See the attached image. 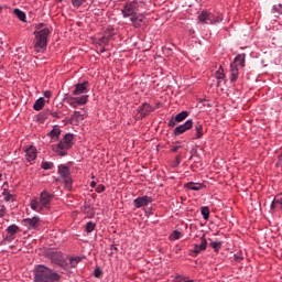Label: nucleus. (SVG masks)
I'll return each mask as SVG.
<instances>
[{
	"instance_id": "nucleus-1",
	"label": "nucleus",
	"mask_w": 282,
	"mask_h": 282,
	"mask_svg": "<svg viewBox=\"0 0 282 282\" xmlns=\"http://www.w3.org/2000/svg\"><path fill=\"white\" fill-rule=\"evenodd\" d=\"M61 274L54 271V269H50V267H45L43 264L36 265L34 270V280L33 282H59Z\"/></svg>"
},
{
	"instance_id": "nucleus-2",
	"label": "nucleus",
	"mask_w": 282,
	"mask_h": 282,
	"mask_svg": "<svg viewBox=\"0 0 282 282\" xmlns=\"http://www.w3.org/2000/svg\"><path fill=\"white\" fill-rule=\"evenodd\" d=\"M52 199L54 195L50 194L46 189L42 191L39 197H33L30 202L31 210L35 213H43V210H48L52 206Z\"/></svg>"
},
{
	"instance_id": "nucleus-3",
	"label": "nucleus",
	"mask_w": 282,
	"mask_h": 282,
	"mask_svg": "<svg viewBox=\"0 0 282 282\" xmlns=\"http://www.w3.org/2000/svg\"><path fill=\"white\" fill-rule=\"evenodd\" d=\"M43 24L37 25V31H34V50L37 53H43L47 47V39L50 36V29L43 28Z\"/></svg>"
},
{
	"instance_id": "nucleus-4",
	"label": "nucleus",
	"mask_w": 282,
	"mask_h": 282,
	"mask_svg": "<svg viewBox=\"0 0 282 282\" xmlns=\"http://www.w3.org/2000/svg\"><path fill=\"white\" fill-rule=\"evenodd\" d=\"M74 144V134L66 133L64 138L57 143L52 145V150L56 155H61V158H65L67 155V151L73 147Z\"/></svg>"
},
{
	"instance_id": "nucleus-5",
	"label": "nucleus",
	"mask_w": 282,
	"mask_h": 282,
	"mask_svg": "<svg viewBox=\"0 0 282 282\" xmlns=\"http://www.w3.org/2000/svg\"><path fill=\"white\" fill-rule=\"evenodd\" d=\"M138 1L133 0L131 2L126 3V6L121 9V14H123L124 19H132V17L137 15L138 13Z\"/></svg>"
},
{
	"instance_id": "nucleus-6",
	"label": "nucleus",
	"mask_w": 282,
	"mask_h": 282,
	"mask_svg": "<svg viewBox=\"0 0 282 282\" xmlns=\"http://www.w3.org/2000/svg\"><path fill=\"white\" fill-rule=\"evenodd\" d=\"M198 21H200V23H206L207 25H213V23H221V21H224V17L218 15L217 18H213V14L203 11L198 15Z\"/></svg>"
},
{
	"instance_id": "nucleus-7",
	"label": "nucleus",
	"mask_w": 282,
	"mask_h": 282,
	"mask_svg": "<svg viewBox=\"0 0 282 282\" xmlns=\"http://www.w3.org/2000/svg\"><path fill=\"white\" fill-rule=\"evenodd\" d=\"M22 226L28 228V230H36L39 226H41V218L39 216H34L32 218L22 219Z\"/></svg>"
},
{
	"instance_id": "nucleus-8",
	"label": "nucleus",
	"mask_w": 282,
	"mask_h": 282,
	"mask_svg": "<svg viewBox=\"0 0 282 282\" xmlns=\"http://www.w3.org/2000/svg\"><path fill=\"white\" fill-rule=\"evenodd\" d=\"M58 174L61 175V177H63L66 186H72V175L67 165H59Z\"/></svg>"
},
{
	"instance_id": "nucleus-9",
	"label": "nucleus",
	"mask_w": 282,
	"mask_h": 282,
	"mask_svg": "<svg viewBox=\"0 0 282 282\" xmlns=\"http://www.w3.org/2000/svg\"><path fill=\"white\" fill-rule=\"evenodd\" d=\"M208 246V241L206 240V236L200 237V243L195 245L194 249L191 251L192 257H197L200 252H204Z\"/></svg>"
},
{
	"instance_id": "nucleus-10",
	"label": "nucleus",
	"mask_w": 282,
	"mask_h": 282,
	"mask_svg": "<svg viewBox=\"0 0 282 282\" xmlns=\"http://www.w3.org/2000/svg\"><path fill=\"white\" fill-rule=\"evenodd\" d=\"M89 91V82H83L75 85L73 96H80V94H87Z\"/></svg>"
},
{
	"instance_id": "nucleus-11",
	"label": "nucleus",
	"mask_w": 282,
	"mask_h": 282,
	"mask_svg": "<svg viewBox=\"0 0 282 282\" xmlns=\"http://www.w3.org/2000/svg\"><path fill=\"white\" fill-rule=\"evenodd\" d=\"M188 129H193V119H188L185 123L176 127L174 129V135H182V133H186Z\"/></svg>"
},
{
	"instance_id": "nucleus-12",
	"label": "nucleus",
	"mask_w": 282,
	"mask_h": 282,
	"mask_svg": "<svg viewBox=\"0 0 282 282\" xmlns=\"http://www.w3.org/2000/svg\"><path fill=\"white\" fill-rule=\"evenodd\" d=\"M153 202V197L151 196H141V197H138L133 200V204L137 208H142L144 206H149V204H151Z\"/></svg>"
},
{
	"instance_id": "nucleus-13",
	"label": "nucleus",
	"mask_w": 282,
	"mask_h": 282,
	"mask_svg": "<svg viewBox=\"0 0 282 282\" xmlns=\"http://www.w3.org/2000/svg\"><path fill=\"white\" fill-rule=\"evenodd\" d=\"M188 118V111L183 110L182 112L177 113L175 118L170 119L169 127H175L177 122H184Z\"/></svg>"
},
{
	"instance_id": "nucleus-14",
	"label": "nucleus",
	"mask_w": 282,
	"mask_h": 282,
	"mask_svg": "<svg viewBox=\"0 0 282 282\" xmlns=\"http://www.w3.org/2000/svg\"><path fill=\"white\" fill-rule=\"evenodd\" d=\"M19 226L17 225H11L7 228V237L4 238V241H14L15 237H17V232H19Z\"/></svg>"
},
{
	"instance_id": "nucleus-15",
	"label": "nucleus",
	"mask_w": 282,
	"mask_h": 282,
	"mask_svg": "<svg viewBox=\"0 0 282 282\" xmlns=\"http://www.w3.org/2000/svg\"><path fill=\"white\" fill-rule=\"evenodd\" d=\"M153 107L147 102L142 104L141 106L138 107L137 111L140 113V118H147L149 113H152Z\"/></svg>"
},
{
	"instance_id": "nucleus-16",
	"label": "nucleus",
	"mask_w": 282,
	"mask_h": 282,
	"mask_svg": "<svg viewBox=\"0 0 282 282\" xmlns=\"http://www.w3.org/2000/svg\"><path fill=\"white\" fill-rule=\"evenodd\" d=\"M36 148L34 145H29L25 149V155H26V160L28 162H34V160H36Z\"/></svg>"
},
{
	"instance_id": "nucleus-17",
	"label": "nucleus",
	"mask_w": 282,
	"mask_h": 282,
	"mask_svg": "<svg viewBox=\"0 0 282 282\" xmlns=\"http://www.w3.org/2000/svg\"><path fill=\"white\" fill-rule=\"evenodd\" d=\"M70 118L72 120H76V122H80L82 120L87 118V110L80 109V110L74 111Z\"/></svg>"
},
{
	"instance_id": "nucleus-18",
	"label": "nucleus",
	"mask_w": 282,
	"mask_h": 282,
	"mask_svg": "<svg viewBox=\"0 0 282 282\" xmlns=\"http://www.w3.org/2000/svg\"><path fill=\"white\" fill-rule=\"evenodd\" d=\"M194 140H200V138H204V124L197 122L194 126Z\"/></svg>"
},
{
	"instance_id": "nucleus-19",
	"label": "nucleus",
	"mask_w": 282,
	"mask_h": 282,
	"mask_svg": "<svg viewBox=\"0 0 282 282\" xmlns=\"http://www.w3.org/2000/svg\"><path fill=\"white\" fill-rule=\"evenodd\" d=\"M231 65H235L236 67H246V54L237 55Z\"/></svg>"
},
{
	"instance_id": "nucleus-20",
	"label": "nucleus",
	"mask_w": 282,
	"mask_h": 282,
	"mask_svg": "<svg viewBox=\"0 0 282 282\" xmlns=\"http://www.w3.org/2000/svg\"><path fill=\"white\" fill-rule=\"evenodd\" d=\"M237 78H239V68L235 65H230V80H231V83H236Z\"/></svg>"
},
{
	"instance_id": "nucleus-21",
	"label": "nucleus",
	"mask_w": 282,
	"mask_h": 282,
	"mask_svg": "<svg viewBox=\"0 0 282 282\" xmlns=\"http://www.w3.org/2000/svg\"><path fill=\"white\" fill-rule=\"evenodd\" d=\"M143 19V15H138L137 13L134 17L130 18V21L134 28H140V25H142Z\"/></svg>"
},
{
	"instance_id": "nucleus-22",
	"label": "nucleus",
	"mask_w": 282,
	"mask_h": 282,
	"mask_svg": "<svg viewBox=\"0 0 282 282\" xmlns=\"http://www.w3.org/2000/svg\"><path fill=\"white\" fill-rule=\"evenodd\" d=\"M45 107V98L40 97L33 105L34 111H41Z\"/></svg>"
},
{
	"instance_id": "nucleus-23",
	"label": "nucleus",
	"mask_w": 282,
	"mask_h": 282,
	"mask_svg": "<svg viewBox=\"0 0 282 282\" xmlns=\"http://www.w3.org/2000/svg\"><path fill=\"white\" fill-rule=\"evenodd\" d=\"M275 206L282 208V193H279L272 200L271 208H274Z\"/></svg>"
},
{
	"instance_id": "nucleus-24",
	"label": "nucleus",
	"mask_w": 282,
	"mask_h": 282,
	"mask_svg": "<svg viewBox=\"0 0 282 282\" xmlns=\"http://www.w3.org/2000/svg\"><path fill=\"white\" fill-rule=\"evenodd\" d=\"M77 107H83V105H87L89 102V95H83L80 97H76Z\"/></svg>"
},
{
	"instance_id": "nucleus-25",
	"label": "nucleus",
	"mask_w": 282,
	"mask_h": 282,
	"mask_svg": "<svg viewBox=\"0 0 282 282\" xmlns=\"http://www.w3.org/2000/svg\"><path fill=\"white\" fill-rule=\"evenodd\" d=\"M51 140H57L58 135H61V128L54 127L48 133Z\"/></svg>"
},
{
	"instance_id": "nucleus-26",
	"label": "nucleus",
	"mask_w": 282,
	"mask_h": 282,
	"mask_svg": "<svg viewBox=\"0 0 282 282\" xmlns=\"http://www.w3.org/2000/svg\"><path fill=\"white\" fill-rule=\"evenodd\" d=\"M66 104L69 105L73 109H76L78 107L76 97H67Z\"/></svg>"
},
{
	"instance_id": "nucleus-27",
	"label": "nucleus",
	"mask_w": 282,
	"mask_h": 282,
	"mask_svg": "<svg viewBox=\"0 0 282 282\" xmlns=\"http://www.w3.org/2000/svg\"><path fill=\"white\" fill-rule=\"evenodd\" d=\"M13 13L15 14V17H18L20 21L25 22V19H26L25 12L21 11L20 9H14Z\"/></svg>"
},
{
	"instance_id": "nucleus-28",
	"label": "nucleus",
	"mask_w": 282,
	"mask_h": 282,
	"mask_svg": "<svg viewBox=\"0 0 282 282\" xmlns=\"http://www.w3.org/2000/svg\"><path fill=\"white\" fill-rule=\"evenodd\" d=\"M215 76H216L218 83H221V80H224L226 78V74H224V68L221 66L216 72Z\"/></svg>"
},
{
	"instance_id": "nucleus-29",
	"label": "nucleus",
	"mask_w": 282,
	"mask_h": 282,
	"mask_svg": "<svg viewBox=\"0 0 282 282\" xmlns=\"http://www.w3.org/2000/svg\"><path fill=\"white\" fill-rule=\"evenodd\" d=\"M82 261H83V258L80 257L69 258L70 268H76L78 263H80Z\"/></svg>"
},
{
	"instance_id": "nucleus-30",
	"label": "nucleus",
	"mask_w": 282,
	"mask_h": 282,
	"mask_svg": "<svg viewBox=\"0 0 282 282\" xmlns=\"http://www.w3.org/2000/svg\"><path fill=\"white\" fill-rule=\"evenodd\" d=\"M96 230V223H94V221H88L87 224H86V232L89 235V234H91L93 231H95Z\"/></svg>"
},
{
	"instance_id": "nucleus-31",
	"label": "nucleus",
	"mask_w": 282,
	"mask_h": 282,
	"mask_svg": "<svg viewBox=\"0 0 282 282\" xmlns=\"http://www.w3.org/2000/svg\"><path fill=\"white\" fill-rule=\"evenodd\" d=\"M187 188L189 191H202V184L198 183H187Z\"/></svg>"
},
{
	"instance_id": "nucleus-32",
	"label": "nucleus",
	"mask_w": 282,
	"mask_h": 282,
	"mask_svg": "<svg viewBox=\"0 0 282 282\" xmlns=\"http://www.w3.org/2000/svg\"><path fill=\"white\" fill-rule=\"evenodd\" d=\"M200 213L203 215V219H208L210 217V209L206 206L200 208Z\"/></svg>"
},
{
	"instance_id": "nucleus-33",
	"label": "nucleus",
	"mask_w": 282,
	"mask_h": 282,
	"mask_svg": "<svg viewBox=\"0 0 282 282\" xmlns=\"http://www.w3.org/2000/svg\"><path fill=\"white\" fill-rule=\"evenodd\" d=\"M41 167H42L44 171H51V169H54V163L44 161V162H42Z\"/></svg>"
},
{
	"instance_id": "nucleus-34",
	"label": "nucleus",
	"mask_w": 282,
	"mask_h": 282,
	"mask_svg": "<svg viewBox=\"0 0 282 282\" xmlns=\"http://www.w3.org/2000/svg\"><path fill=\"white\" fill-rule=\"evenodd\" d=\"M180 237H182V232L174 230L171 235H170V240L171 241H177V239H180Z\"/></svg>"
},
{
	"instance_id": "nucleus-35",
	"label": "nucleus",
	"mask_w": 282,
	"mask_h": 282,
	"mask_svg": "<svg viewBox=\"0 0 282 282\" xmlns=\"http://www.w3.org/2000/svg\"><path fill=\"white\" fill-rule=\"evenodd\" d=\"M210 248H213L216 252H219V250H221V241H213L210 243Z\"/></svg>"
},
{
	"instance_id": "nucleus-36",
	"label": "nucleus",
	"mask_w": 282,
	"mask_h": 282,
	"mask_svg": "<svg viewBox=\"0 0 282 282\" xmlns=\"http://www.w3.org/2000/svg\"><path fill=\"white\" fill-rule=\"evenodd\" d=\"M87 0H72V4L74 8H80Z\"/></svg>"
},
{
	"instance_id": "nucleus-37",
	"label": "nucleus",
	"mask_w": 282,
	"mask_h": 282,
	"mask_svg": "<svg viewBox=\"0 0 282 282\" xmlns=\"http://www.w3.org/2000/svg\"><path fill=\"white\" fill-rule=\"evenodd\" d=\"M273 14H282V4H275L272 8Z\"/></svg>"
},
{
	"instance_id": "nucleus-38",
	"label": "nucleus",
	"mask_w": 282,
	"mask_h": 282,
	"mask_svg": "<svg viewBox=\"0 0 282 282\" xmlns=\"http://www.w3.org/2000/svg\"><path fill=\"white\" fill-rule=\"evenodd\" d=\"M105 185H102V184H99L97 187H96V192L97 193H105Z\"/></svg>"
},
{
	"instance_id": "nucleus-39",
	"label": "nucleus",
	"mask_w": 282,
	"mask_h": 282,
	"mask_svg": "<svg viewBox=\"0 0 282 282\" xmlns=\"http://www.w3.org/2000/svg\"><path fill=\"white\" fill-rule=\"evenodd\" d=\"M0 217H6V206L0 205Z\"/></svg>"
},
{
	"instance_id": "nucleus-40",
	"label": "nucleus",
	"mask_w": 282,
	"mask_h": 282,
	"mask_svg": "<svg viewBox=\"0 0 282 282\" xmlns=\"http://www.w3.org/2000/svg\"><path fill=\"white\" fill-rule=\"evenodd\" d=\"M50 113H51L52 118H61V112H58V111H51Z\"/></svg>"
},
{
	"instance_id": "nucleus-41",
	"label": "nucleus",
	"mask_w": 282,
	"mask_h": 282,
	"mask_svg": "<svg viewBox=\"0 0 282 282\" xmlns=\"http://www.w3.org/2000/svg\"><path fill=\"white\" fill-rule=\"evenodd\" d=\"M180 149H182V145L173 147V148L171 149V152H172V153H177V151H180Z\"/></svg>"
},
{
	"instance_id": "nucleus-42",
	"label": "nucleus",
	"mask_w": 282,
	"mask_h": 282,
	"mask_svg": "<svg viewBox=\"0 0 282 282\" xmlns=\"http://www.w3.org/2000/svg\"><path fill=\"white\" fill-rule=\"evenodd\" d=\"M102 274V270H100V269H96L95 270V276H96V279H99V276Z\"/></svg>"
},
{
	"instance_id": "nucleus-43",
	"label": "nucleus",
	"mask_w": 282,
	"mask_h": 282,
	"mask_svg": "<svg viewBox=\"0 0 282 282\" xmlns=\"http://www.w3.org/2000/svg\"><path fill=\"white\" fill-rule=\"evenodd\" d=\"M235 259H237V261H242L243 254L242 253H236Z\"/></svg>"
},
{
	"instance_id": "nucleus-44",
	"label": "nucleus",
	"mask_w": 282,
	"mask_h": 282,
	"mask_svg": "<svg viewBox=\"0 0 282 282\" xmlns=\"http://www.w3.org/2000/svg\"><path fill=\"white\" fill-rule=\"evenodd\" d=\"M84 213H86L87 215H89V213H91V208L87 205L84 206Z\"/></svg>"
},
{
	"instance_id": "nucleus-45",
	"label": "nucleus",
	"mask_w": 282,
	"mask_h": 282,
	"mask_svg": "<svg viewBox=\"0 0 282 282\" xmlns=\"http://www.w3.org/2000/svg\"><path fill=\"white\" fill-rule=\"evenodd\" d=\"M44 98H52V91L50 90L44 91Z\"/></svg>"
},
{
	"instance_id": "nucleus-46",
	"label": "nucleus",
	"mask_w": 282,
	"mask_h": 282,
	"mask_svg": "<svg viewBox=\"0 0 282 282\" xmlns=\"http://www.w3.org/2000/svg\"><path fill=\"white\" fill-rule=\"evenodd\" d=\"M90 187H91V188H96V181H93V182L90 183Z\"/></svg>"
},
{
	"instance_id": "nucleus-47",
	"label": "nucleus",
	"mask_w": 282,
	"mask_h": 282,
	"mask_svg": "<svg viewBox=\"0 0 282 282\" xmlns=\"http://www.w3.org/2000/svg\"><path fill=\"white\" fill-rule=\"evenodd\" d=\"M111 250H118V247H113V246H112V247H111Z\"/></svg>"
},
{
	"instance_id": "nucleus-48",
	"label": "nucleus",
	"mask_w": 282,
	"mask_h": 282,
	"mask_svg": "<svg viewBox=\"0 0 282 282\" xmlns=\"http://www.w3.org/2000/svg\"><path fill=\"white\" fill-rule=\"evenodd\" d=\"M176 279H184V276H182V275H177V276H176Z\"/></svg>"
},
{
	"instance_id": "nucleus-49",
	"label": "nucleus",
	"mask_w": 282,
	"mask_h": 282,
	"mask_svg": "<svg viewBox=\"0 0 282 282\" xmlns=\"http://www.w3.org/2000/svg\"><path fill=\"white\" fill-rule=\"evenodd\" d=\"M1 12H3V8H2V7H0V13H1Z\"/></svg>"
},
{
	"instance_id": "nucleus-50",
	"label": "nucleus",
	"mask_w": 282,
	"mask_h": 282,
	"mask_svg": "<svg viewBox=\"0 0 282 282\" xmlns=\"http://www.w3.org/2000/svg\"><path fill=\"white\" fill-rule=\"evenodd\" d=\"M1 177H3V174L0 173V180H1Z\"/></svg>"
},
{
	"instance_id": "nucleus-51",
	"label": "nucleus",
	"mask_w": 282,
	"mask_h": 282,
	"mask_svg": "<svg viewBox=\"0 0 282 282\" xmlns=\"http://www.w3.org/2000/svg\"><path fill=\"white\" fill-rule=\"evenodd\" d=\"M6 200H7V202H9V200H10V198H8V197H7V198H6Z\"/></svg>"
},
{
	"instance_id": "nucleus-52",
	"label": "nucleus",
	"mask_w": 282,
	"mask_h": 282,
	"mask_svg": "<svg viewBox=\"0 0 282 282\" xmlns=\"http://www.w3.org/2000/svg\"><path fill=\"white\" fill-rule=\"evenodd\" d=\"M101 52H105V48H102Z\"/></svg>"
}]
</instances>
